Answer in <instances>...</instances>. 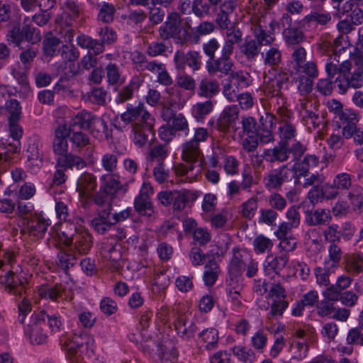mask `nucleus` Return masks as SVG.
<instances>
[{
  "label": "nucleus",
  "mask_w": 363,
  "mask_h": 363,
  "mask_svg": "<svg viewBox=\"0 0 363 363\" xmlns=\"http://www.w3.org/2000/svg\"><path fill=\"white\" fill-rule=\"evenodd\" d=\"M201 155L200 145L196 142L189 140L182 145V157L184 161L194 163Z\"/></svg>",
  "instance_id": "38"
},
{
  "label": "nucleus",
  "mask_w": 363,
  "mask_h": 363,
  "mask_svg": "<svg viewBox=\"0 0 363 363\" xmlns=\"http://www.w3.org/2000/svg\"><path fill=\"white\" fill-rule=\"evenodd\" d=\"M289 259V255L286 253L267 255L263 262L264 273L267 275L279 274L288 263Z\"/></svg>",
  "instance_id": "23"
},
{
  "label": "nucleus",
  "mask_w": 363,
  "mask_h": 363,
  "mask_svg": "<svg viewBox=\"0 0 363 363\" xmlns=\"http://www.w3.org/2000/svg\"><path fill=\"white\" fill-rule=\"evenodd\" d=\"M296 84L297 89L301 95L306 96L313 90L314 79L304 77L302 74H298L296 77L293 79Z\"/></svg>",
  "instance_id": "61"
},
{
  "label": "nucleus",
  "mask_w": 363,
  "mask_h": 363,
  "mask_svg": "<svg viewBox=\"0 0 363 363\" xmlns=\"http://www.w3.org/2000/svg\"><path fill=\"white\" fill-rule=\"evenodd\" d=\"M18 321L24 325V333L29 337L30 341L33 345H41L46 342L48 335L44 331L45 313H34L29 319V323H26V315L31 311V303L26 298L18 304Z\"/></svg>",
  "instance_id": "2"
},
{
  "label": "nucleus",
  "mask_w": 363,
  "mask_h": 363,
  "mask_svg": "<svg viewBox=\"0 0 363 363\" xmlns=\"http://www.w3.org/2000/svg\"><path fill=\"white\" fill-rule=\"evenodd\" d=\"M291 179V169L287 165L280 166L274 169L263 178L264 186L269 191L281 189L284 183Z\"/></svg>",
  "instance_id": "11"
},
{
  "label": "nucleus",
  "mask_w": 363,
  "mask_h": 363,
  "mask_svg": "<svg viewBox=\"0 0 363 363\" xmlns=\"http://www.w3.org/2000/svg\"><path fill=\"white\" fill-rule=\"evenodd\" d=\"M77 45L84 49H87L88 52H91L94 55H98L105 50V45L100 40L94 39L91 36L81 34L77 37Z\"/></svg>",
  "instance_id": "35"
},
{
  "label": "nucleus",
  "mask_w": 363,
  "mask_h": 363,
  "mask_svg": "<svg viewBox=\"0 0 363 363\" xmlns=\"http://www.w3.org/2000/svg\"><path fill=\"white\" fill-rule=\"evenodd\" d=\"M181 32V20L179 13L177 12L169 13L166 21L159 29L160 36L164 40L170 38L175 40Z\"/></svg>",
  "instance_id": "16"
},
{
  "label": "nucleus",
  "mask_w": 363,
  "mask_h": 363,
  "mask_svg": "<svg viewBox=\"0 0 363 363\" xmlns=\"http://www.w3.org/2000/svg\"><path fill=\"white\" fill-rule=\"evenodd\" d=\"M93 120V114L88 111H79L71 117L69 124H67V130H70V133L73 130L79 129H88L91 127V121Z\"/></svg>",
  "instance_id": "34"
},
{
  "label": "nucleus",
  "mask_w": 363,
  "mask_h": 363,
  "mask_svg": "<svg viewBox=\"0 0 363 363\" xmlns=\"http://www.w3.org/2000/svg\"><path fill=\"white\" fill-rule=\"evenodd\" d=\"M38 294L42 298L58 302L60 300L72 299L65 287L62 284L40 285L38 288Z\"/></svg>",
  "instance_id": "19"
},
{
  "label": "nucleus",
  "mask_w": 363,
  "mask_h": 363,
  "mask_svg": "<svg viewBox=\"0 0 363 363\" xmlns=\"http://www.w3.org/2000/svg\"><path fill=\"white\" fill-rule=\"evenodd\" d=\"M279 22L272 17L261 15L255 18L251 24L252 38L261 46H270L275 43V30Z\"/></svg>",
  "instance_id": "3"
},
{
  "label": "nucleus",
  "mask_w": 363,
  "mask_h": 363,
  "mask_svg": "<svg viewBox=\"0 0 363 363\" xmlns=\"http://www.w3.org/2000/svg\"><path fill=\"white\" fill-rule=\"evenodd\" d=\"M111 211L112 206L108 203L106 208L99 210L97 215L91 220V226L98 234L104 235L114 228Z\"/></svg>",
  "instance_id": "13"
},
{
  "label": "nucleus",
  "mask_w": 363,
  "mask_h": 363,
  "mask_svg": "<svg viewBox=\"0 0 363 363\" xmlns=\"http://www.w3.org/2000/svg\"><path fill=\"white\" fill-rule=\"evenodd\" d=\"M9 116V121H19L22 115V107L16 99H10L5 104Z\"/></svg>",
  "instance_id": "63"
},
{
  "label": "nucleus",
  "mask_w": 363,
  "mask_h": 363,
  "mask_svg": "<svg viewBox=\"0 0 363 363\" xmlns=\"http://www.w3.org/2000/svg\"><path fill=\"white\" fill-rule=\"evenodd\" d=\"M233 53L221 50L220 56L213 60L206 61V68L210 75L219 77L229 76L235 69L234 61L232 58Z\"/></svg>",
  "instance_id": "8"
},
{
  "label": "nucleus",
  "mask_w": 363,
  "mask_h": 363,
  "mask_svg": "<svg viewBox=\"0 0 363 363\" xmlns=\"http://www.w3.org/2000/svg\"><path fill=\"white\" fill-rule=\"evenodd\" d=\"M262 47L252 38H246L239 45L240 52L245 57L247 61L253 62L261 52Z\"/></svg>",
  "instance_id": "40"
},
{
  "label": "nucleus",
  "mask_w": 363,
  "mask_h": 363,
  "mask_svg": "<svg viewBox=\"0 0 363 363\" xmlns=\"http://www.w3.org/2000/svg\"><path fill=\"white\" fill-rule=\"evenodd\" d=\"M252 245L257 254H263L271 251L274 244L270 238L261 234L255 237Z\"/></svg>",
  "instance_id": "59"
},
{
  "label": "nucleus",
  "mask_w": 363,
  "mask_h": 363,
  "mask_svg": "<svg viewBox=\"0 0 363 363\" xmlns=\"http://www.w3.org/2000/svg\"><path fill=\"white\" fill-rule=\"evenodd\" d=\"M271 104H274V108L277 110V113L279 116L281 120H290L292 113L289 110L286 105L287 104V99L283 93L269 97Z\"/></svg>",
  "instance_id": "44"
},
{
  "label": "nucleus",
  "mask_w": 363,
  "mask_h": 363,
  "mask_svg": "<svg viewBox=\"0 0 363 363\" xmlns=\"http://www.w3.org/2000/svg\"><path fill=\"white\" fill-rule=\"evenodd\" d=\"M344 269L350 276H356L363 272V253L352 255L344 262Z\"/></svg>",
  "instance_id": "42"
},
{
  "label": "nucleus",
  "mask_w": 363,
  "mask_h": 363,
  "mask_svg": "<svg viewBox=\"0 0 363 363\" xmlns=\"http://www.w3.org/2000/svg\"><path fill=\"white\" fill-rule=\"evenodd\" d=\"M134 207L135 211L141 215L151 216L154 213L150 197L137 196L134 200Z\"/></svg>",
  "instance_id": "57"
},
{
  "label": "nucleus",
  "mask_w": 363,
  "mask_h": 363,
  "mask_svg": "<svg viewBox=\"0 0 363 363\" xmlns=\"http://www.w3.org/2000/svg\"><path fill=\"white\" fill-rule=\"evenodd\" d=\"M154 125L155 123H150L142 125H133V141L135 145L141 147L149 142L150 137H154Z\"/></svg>",
  "instance_id": "30"
},
{
  "label": "nucleus",
  "mask_w": 363,
  "mask_h": 363,
  "mask_svg": "<svg viewBox=\"0 0 363 363\" xmlns=\"http://www.w3.org/2000/svg\"><path fill=\"white\" fill-rule=\"evenodd\" d=\"M65 244L67 246L74 245L75 251L80 255L86 254L92 246L91 236L88 234H78L75 237L67 238Z\"/></svg>",
  "instance_id": "33"
},
{
  "label": "nucleus",
  "mask_w": 363,
  "mask_h": 363,
  "mask_svg": "<svg viewBox=\"0 0 363 363\" xmlns=\"http://www.w3.org/2000/svg\"><path fill=\"white\" fill-rule=\"evenodd\" d=\"M335 121L343 125V128L353 127L359 121L358 113L352 108H345Z\"/></svg>",
  "instance_id": "52"
},
{
  "label": "nucleus",
  "mask_w": 363,
  "mask_h": 363,
  "mask_svg": "<svg viewBox=\"0 0 363 363\" xmlns=\"http://www.w3.org/2000/svg\"><path fill=\"white\" fill-rule=\"evenodd\" d=\"M192 194L186 189L180 191H164L157 194L160 202L165 206H172L174 211H182L190 201Z\"/></svg>",
  "instance_id": "9"
},
{
  "label": "nucleus",
  "mask_w": 363,
  "mask_h": 363,
  "mask_svg": "<svg viewBox=\"0 0 363 363\" xmlns=\"http://www.w3.org/2000/svg\"><path fill=\"white\" fill-rule=\"evenodd\" d=\"M144 83V78L140 75L133 76L128 84L120 89L115 98L116 104H123L124 102L130 100L135 91L140 89Z\"/></svg>",
  "instance_id": "25"
},
{
  "label": "nucleus",
  "mask_w": 363,
  "mask_h": 363,
  "mask_svg": "<svg viewBox=\"0 0 363 363\" xmlns=\"http://www.w3.org/2000/svg\"><path fill=\"white\" fill-rule=\"evenodd\" d=\"M70 130H67V123H60L55 129L52 142V150L56 164L63 167H76L80 170L86 166V162L80 156L69 151L67 139Z\"/></svg>",
  "instance_id": "1"
},
{
  "label": "nucleus",
  "mask_w": 363,
  "mask_h": 363,
  "mask_svg": "<svg viewBox=\"0 0 363 363\" xmlns=\"http://www.w3.org/2000/svg\"><path fill=\"white\" fill-rule=\"evenodd\" d=\"M279 214L274 209L270 208H261L259 211L257 222L261 225H266L269 227L277 226V220Z\"/></svg>",
  "instance_id": "53"
},
{
  "label": "nucleus",
  "mask_w": 363,
  "mask_h": 363,
  "mask_svg": "<svg viewBox=\"0 0 363 363\" xmlns=\"http://www.w3.org/2000/svg\"><path fill=\"white\" fill-rule=\"evenodd\" d=\"M325 240L329 244L340 243L342 231L340 227L336 223L328 224L323 231Z\"/></svg>",
  "instance_id": "56"
},
{
  "label": "nucleus",
  "mask_w": 363,
  "mask_h": 363,
  "mask_svg": "<svg viewBox=\"0 0 363 363\" xmlns=\"http://www.w3.org/2000/svg\"><path fill=\"white\" fill-rule=\"evenodd\" d=\"M104 73H106L107 83L110 86H118L123 82L121 69L116 63H108L105 66Z\"/></svg>",
  "instance_id": "50"
},
{
  "label": "nucleus",
  "mask_w": 363,
  "mask_h": 363,
  "mask_svg": "<svg viewBox=\"0 0 363 363\" xmlns=\"http://www.w3.org/2000/svg\"><path fill=\"white\" fill-rule=\"evenodd\" d=\"M315 190V193L309 200L313 206L322 203L324 200H333L340 194L333 183L324 182L319 189Z\"/></svg>",
  "instance_id": "29"
},
{
  "label": "nucleus",
  "mask_w": 363,
  "mask_h": 363,
  "mask_svg": "<svg viewBox=\"0 0 363 363\" xmlns=\"http://www.w3.org/2000/svg\"><path fill=\"white\" fill-rule=\"evenodd\" d=\"M239 108L237 105L226 106L216 120V128L223 133H234L238 118Z\"/></svg>",
  "instance_id": "12"
},
{
  "label": "nucleus",
  "mask_w": 363,
  "mask_h": 363,
  "mask_svg": "<svg viewBox=\"0 0 363 363\" xmlns=\"http://www.w3.org/2000/svg\"><path fill=\"white\" fill-rule=\"evenodd\" d=\"M289 307L287 301H273L270 304L269 311L266 315L267 320L271 321L272 318H280L283 316L284 312Z\"/></svg>",
  "instance_id": "58"
},
{
  "label": "nucleus",
  "mask_w": 363,
  "mask_h": 363,
  "mask_svg": "<svg viewBox=\"0 0 363 363\" xmlns=\"http://www.w3.org/2000/svg\"><path fill=\"white\" fill-rule=\"evenodd\" d=\"M351 69V62L347 60L340 63V57L336 55H330L325 65V70L330 78H333L336 74L342 78L344 74Z\"/></svg>",
  "instance_id": "24"
},
{
  "label": "nucleus",
  "mask_w": 363,
  "mask_h": 363,
  "mask_svg": "<svg viewBox=\"0 0 363 363\" xmlns=\"http://www.w3.org/2000/svg\"><path fill=\"white\" fill-rule=\"evenodd\" d=\"M118 247V245L108 241L103 242L100 247L101 255L109 262V266L113 271H117L123 267L122 254Z\"/></svg>",
  "instance_id": "17"
},
{
  "label": "nucleus",
  "mask_w": 363,
  "mask_h": 363,
  "mask_svg": "<svg viewBox=\"0 0 363 363\" xmlns=\"http://www.w3.org/2000/svg\"><path fill=\"white\" fill-rule=\"evenodd\" d=\"M231 350L239 361L243 363H254L256 360L255 353L250 348L242 345H236Z\"/></svg>",
  "instance_id": "55"
},
{
  "label": "nucleus",
  "mask_w": 363,
  "mask_h": 363,
  "mask_svg": "<svg viewBox=\"0 0 363 363\" xmlns=\"http://www.w3.org/2000/svg\"><path fill=\"white\" fill-rule=\"evenodd\" d=\"M51 225V221L42 216L30 220L28 223V233L30 235L42 238L48 227Z\"/></svg>",
  "instance_id": "36"
},
{
  "label": "nucleus",
  "mask_w": 363,
  "mask_h": 363,
  "mask_svg": "<svg viewBox=\"0 0 363 363\" xmlns=\"http://www.w3.org/2000/svg\"><path fill=\"white\" fill-rule=\"evenodd\" d=\"M325 177L323 174L315 173L311 174L310 175L308 174L306 177H304L303 183L302 184V186L303 188H308L311 186V189L308 191L307 194V199L308 201L311 199V197L315 193V190L320 187V185L325 182Z\"/></svg>",
  "instance_id": "49"
},
{
  "label": "nucleus",
  "mask_w": 363,
  "mask_h": 363,
  "mask_svg": "<svg viewBox=\"0 0 363 363\" xmlns=\"http://www.w3.org/2000/svg\"><path fill=\"white\" fill-rule=\"evenodd\" d=\"M352 177L351 174L346 172L338 173L334 177L333 183L339 192L340 191H350L352 187L354 186L352 185Z\"/></svg>",
  "instance_id": "60"
},
{
  "label": "nucleus",
  "mask_w": 363,
  "mask_h": 363,
  "mask_svg": "<svg viewBox=\"0 0 363 363\" xmlns=\"http://www.w3.org/2000/svg\"><path fill=\"white\" fill-rule=\"evenodd\" d=\"M0 283L5 285V289L9 293L15 296H22L26 293V284L10 269L1 271Z\"/></svg>",
  "instance_id": "15"
},
{
  "label": "nucleus",
  "mask_w": 363,
  "mask_h": 363,
  "mask_svg": "<svg viewBox=\"0 0 363 363\" xmlns=\"http://www.w3.org/2000/svg\"><path fill=\"white\" fill-rule=\"evenodd\" d=\"M233 255L228 265L227 274L243 277L246 268V261L239 250L233 249Z\"/></svg>",
  "instance_id": "37"
},
{
  "label": "nucleus",
  "mask_w": 363,
  "mask_h": 363,
  "mask_svg": "<svg viewBox=\"0 0 363 363\" xmlns=\"http://www.w3.org/2000/svg\"><path fill=\"white\" fill-rule=\"evenodd\" d=\"M199 338L205 343L204 347L207 350H214L218 347V331L214 328H208L199 333Z\"/></svg>",
  "instance_id": "43"
},
{
  "label": "nucleus",
  "mask_w": 363,
  "mask_h": 363,
  "mask_svg": "<svg viewBox=\"0 0 363 363\" xmlns=\"http://www.w3.org/2000/svg\"><path fill=\"white\" fill-rule=\"evenodd\" d=\"M65 7L66 10L56 21L62 27H70L79 17L81 9L79 4L74 0H67Z\"/></svg>",
  "instance_id": "28"
},
{
  "label": "nucleus",
  "mask_w": 363,
  "mask_h": 363,
  "mask_svg": "<svg viewBox=\"0 0 363 363\" xmlns=\"http://www.w3.org/2000/svg\"><path fill=\"white\" fill-rule=\"evenodd\" d=\"M332 20L331 15L328 11H311L302 19V24L305 28H314L318 26H326Z\"/></svg>",
  "instance_id": "31"
},
{
  "label": "nucleus",
  "mask_w": 363,
  "mask_h": 363,
  "mask_svg": "<svg viewBox=\"0 0 363 363\" xmlns=\"http://www.w3.org/2000/svg\"><path fill=\"white\" fill-rule=\"evenodd\" d=\"M213 7L208 1L203 0H193V6L191 10V14L194 13L199 18H204L211 13V10Z\"/></svg>",
  "instance_id": "64"
},
{
  "label": "nucleus",
  "mask_w": 363,
  "mask_h": 363,
  "mask_svg": "<svg viewBox=\"0 0 363 363\" xmlns=\"http://www.w3.org/2000/svg\"><path fill=\"white\" fill-rule=\"evenodd\" d=\"M242 37V33L239 28L232 26L227 29L221 50L233 53L235 45L241 43Z\"/></svg>",
  "instance_id": "39"
},
{
  "label": "nucleus",
  "mask_w": 363,
  "mask_h": 363,
  "mask_svg": "<svg viewBox=\"0 0 363 363\" xmlns=\"http://www.w3.org/2000/svg\"><path fill=\"white\" fill-rule=\"evenodd\" d=\"M328 258L325 259L324 265L333 269L337 268L343 256L342 247L339 243L330 244L328 247Z\"/></svg>",
  "instance_id": "48"
},
{
  "label": "nucleus",
  "mask_w": 363,
  "mask_h": 363,
  "mask_svg": "<svg viewBox=\"0 0 363 363\" xmlns=\"http://www.w3.org/2000/svg\"><path fill=\"white\" fill-rule=\"evenodd\" d=\"M9 43L20 46L21 43L27 41L33 45L41 40L40 31L32 25L23 22L22 27L16 26L10 30L6 35Z\"/></svg>",
  "instance_id": "5"
},
{
  "label": "nucleus",
  "mask_w": 363,
  "mask_h": 363,
  "mask_svg": "<svg viewBox=\"0 0 363 363\" xmlns=\"http://www.w3.org/2000/svg\"><path fill=\"white\" fill-rule=\"evenodd\" d=\"M174 328L178 335L185 341L191 340L197 330L196 323L186 315H179L174 321Z\"/></svg>",
  "instance_id": "26"
},
{
  "label": "nucleus",
  "mask_w": 363,
  "mask_h": 363,
  "mask_svg": "<svg viewBox=\"0 0 363 363\" xmlns=\"http://www.w3.org/2000/svg\"><path fill=\"white\" fill-rule=\"evenodd\" d=\"M69 140L72 143V147L77 151H81L90 144V138L88 135L82 131L73 130L69 136Z\"/></svg>",
  "instance_id": "54"
},
{
  "label": "nucleus",
  "mask_w": 363,
  "mask_h": 363,
  "mask_svg": "<svg viewBox=\"0 0 363 363\" xmlns=\"http://www.w3.org/2000/svg\"><path fill=\"white\" fill-rule=\"evenodd\" d=\"M219 91V84L216 80L203 78L199 84L197 94L200 97L211 99L214 97Z\"/></svg>",
  "instance_id": "41"
},
{
  "label": "nucleus",
  "mask_w": 363,
  "mask_h": 363,
  "mask_svg": "<svg viewBox=\"0 0 363 363\" xmlns=\"http://www.w3.org/2000/svg\"><path fill=\"white\" fill-rule=\"evenodd\" d=\"M261 59L265 67H270L274 71L282 62V52L280 45L274 43L260 52Z\"/></svg>",
  "instance_id": "27"
},
{
  "label": "nucleus",
  "mask_w": 363,
  "mask_h": 363,
  "mask_svg": "<svg viewBox=\"0 0 363 363\" xmlns=\"http://www.w3.org/2000/svg\"><path fill=\"white\" fill-rule=\"evenodd\" d=\"M62 341V340L60 341L62 348L66 352L67 357L69 359L70 363H82V359L79 353V350L84 346L93 353L96 349L94 337L86 333L81 332L78 335L74 334L72 341L65 340L64 342Z\"/></svg>",
  "instance_id": "4"
},
{
  "label": "nucleus",
  "mask_w": 363,
  "mask_h": 363,
  "mask_svg": "<svg viewBox=\"0 0 363 363\" xmlns=\"http://www.w3.org/2000/svg\"><path fill=\"white\" fill-rule=\"evenodd\" d=\"M332 219L329 209L318 208L305 211V223L309 226L328 225Z\"/></svg>",
  "instance_id": "22"
},
{
  "label": "nucleus",
  "mask_w": 363,
  "mask_h": 363,
  "mask_svg": "<svg viewBox=\"0 0 363 363\" xmlns=\"http://www.w3.org/2000/svg\"><path fill=\"white\" fill-rule=\"evenodd\" d=\"M347 197L355 213H363V188L362 186L354 184L348 191Z\"/></svg>",
  "instance_id": "45"
},
{
  "label": "nucleus",
  "mask_w": 363,
  "mask_h": 363,
  "mask_svg": "<svg viewBox=\"0 0 363 363\" xmlns=\"http://www.w3.org/2000/svg\"><path fill=\"white\" fill-rule=\"evenodd\" d=\"M284 38L288 45L299 46L304 39L302 31L296 28H286L283 32Z\"/></svg>",
  "instance_id": "62"
},
{
  "label": "nucleus",
  "mask_w": 363,
  "mask_h": 363,
  "mask_svg": "<svg viewBox=\"0 0 363 363\" xmlns=\"http://www.w3.org/2000/svg\"><path fill=\"white\" fill-rule=\"evenodd\" d=\"M283 153L281 149L279 148L278 150L274 147L264 149L260 155L255 152L254 154H250L249 157H250L251 164L253 167H261L264 160L269 163L279 162V160H281L284 158Z\"/></svg>",
  "instance_id": "20"
},
{
  "label": "nucleus",
  "mask_w": 363,
  "mask_h": 363,
  "mask_svg": "<svg viewBox=\"0 0 363 363\" xmlns=\"http://www.w3.org/2000/svg\"><path fill=\"white\" fill-rule=\"evenodd\" d=\"M335 85L337 86L339 93L341 94H345L349 88H361L363 86V71L354 67L352 73L345 74L342 78L337 77Z\"/></svg>",
  "instance_id": "14"
},
{
  "label": "nucleus",
  "mask_w": 363,
  "mask_h": 363,
  "mask_svg": "<svg viewBox=\"0 0 363 363\" xmlns=\"http://www.w3.org/2000/svg\"><path fill=\"white\" fill-rule=\"evenodd\" d=\"M220 273V269L214 259H211L204 267L203 280L208 286H213Z\"/></svg>",
  "instance_id": "47"
},
{
  "label": "nucleus",
  "mask_w": 363,
  "mask_h": 363,
  "mask_svg": "<svg viewBox=\"0 0 363 363\" xmlns=\"http://www.w3.org/2000/svg\"><path fill=\"white\" fill-rule=\"evenodd\" d=\"M98 11L97 20L104 23H110L113 21L116 9L113 4L102 1L96 8Z\"/></svg>",
  "instance_id": "51"
},
{
  "label": "nucleus",
  "mask_w": 363,
  "mask_h": 363,
  "mask_svg": "<svg viewBox=\"0 0 363 363\" xmlns=\"http://www.w3.org/2000/svg\"><path fill=\"white\" fill-rule=\"evenodd\" d=\"M43 143L38 135L29 136L25 143L23 150L27 157V165L33 170L39 169L43 165Z\"/></svg>",
  "instance_id": "7"
},
{
  "label": "nucleus",
  "mask_w": 363,
  "mask_h": 363,
  "mask_svg": "<svg viewBox=\"0 0 363 363\" xmlns=\"http://www.w3.org/2000/svg\"><path fill=\"white\" fill-rule=\"evenodd\" d=\"M275 148L281 149L284 152L283 160H279V162H284L289 159L290 154H292L294 160L299 159L306 152V147L298 141H294L292 144L284 141L279 142L278 144L274 146Z\"/></svg>",
  "instance_id": "32"
},
{
  "label": "nucleus",
  "mask_w": 363,
  "mask_h": 363,
  "mask_svg": "<svg viewBox=\"0 0 363 363\" xmlns=\"http://www.w3.org/2000/svg\"><path fill=\"white\" fill-rule=\"evenodd\" d=\"M97 186L96 178L91 173H84L77 180V190L79 196L88 202Z\"/></svg>",
  "instance_id": "21"
},
{
  "label": "nucleus",
  "mask_w": 363,
  "mask_h": 363,
  "mask_svg": "<svg viewBox=\"0 0 363 363\" xmlns=\"http://www.w3.org/2000/svg\"><path fill=\"white\" fill-rule=\"evenodd\" d=\"M201 55L198 51L189 50L187 52L178 50L174 55V65L178 72H183L186 67H189L193 72L201 68L202 61Z\"/></svg>",
  "instance_id": "10"
},
{
  "label": "nucleus",
  "mask_w": 363,
  "mask_h": 363,
  "mask_svg": "<svg viewBox=\"0 0 363 363\" xmlns=\"http://www.w3.org/2000/svg\"><path fill=\"white\" fill-rule=\"evenodd\" d=\"M291 169V173L293 172L291 177L296 179V182L301 177H306L308 176L311 167H316L319 163V158L315 155H306L302 160H295Z\"/></svg>",
  "instance_id": "18"
},
{
  "label": "nucleus",
  "mask_w": 363,
  "mask_h": 363,
  "mask_svg": "<svg viewBox=\"0 0 363 363\" xmlns=\"http://www.w3.org/2000/svg\"><path fill=\"white\" fill-rule=\"evenodd\" d=\"M215 102L211 100H207L203 102H198L191 108V114L194 119L199 122H203L206 116L212 112Z\"/></svg>",
  "instance_id": "46"
},
{
  "label": "nucleus",
  "mask_w": 363,
  "mask_h": 363,
  "mask_svg": "<svg viewBox=\"0 0 363 363\" xmlns=\"http://www.w3.org/2000/svg\"><path fill=\"white\" fill-rule=\"evenodd\" d=\"M121 119L125 124L134 123L133 125L155 123L154 117L147 111L142 102H139L137 106L128 104L126 111L121 114Z\"/></svg>",
  "instance_id": "6"
}]
</instances>
